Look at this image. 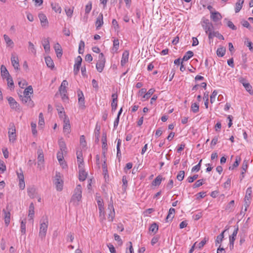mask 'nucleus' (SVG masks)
Instances as JSON below:
<instances>
[{
	"mask_svg": "<svg viewBox=\"0 0 253 253\" xmlns=\"http://www.w3.org/2000/svg\"><path fill=\"white\" fill-rule=\"evenodd\" d=\"M82 186L79 184L75 188L74 194L71 200V202H73L74 205H78L79 204V201L82 199Z\"/></svg>",
	"mask_w": 253,
	"mask_h": 253,
	"instance_id": "nucleus-1",
	"label": "nucleus"
},
{
	"mask_svg": "<svg viewBox=\"0 0 253 253\" xmlns=\"http://www.w3.org/2000/svg\"><path fill=\"white\" fill-rule=\"evenodd\" d=\"M201 24L203 29L205 31L206 33L208 35L209 33L210 32H211L214 28L212 24L210 22L209 19H206L205 17H203L202 19Z\"/></svg>",
	"mask_w": 253,
	"mask_h": 253,
	"instance_id": "nucleus-2",
	"label": "nucleus"
},
{
	"mask_svg": "<svg viewBox=\"0 0 253 253\" xmlns=\"http://www.w3.org/2000/svg\"><path fill=\"white\" fill-rule=\"evenodd\" d=\"M8 137L10 142H14L16 140V128L14 124L11 123L9 125L8 127Z\"/></svg>",
	"mask_w": 253,
	"mask_h": 253,
	"instance_id": "nucleus-3",
	"label": "nucleus"
},
{
	"mask_svg": "<svg viewBox=\"0 0 253 253\" xmlns=\"http://www.w3.org/2000/svg\"><path fill=\"white\" fill-rule=\"evenodd\" d=\"M48 220L47 219H45L43 222L41 223L40 224V232H39V236L43 239L45 237L48 227Z\"/></svg>",
	"mask_w": 253,
	"mask_h": 253,
	"instance_id": "nucleus-4",
	"label": "nucleus"
},
{
	"mask_svg": "<svg viewBox=\"0 0 253 253\" xmlns=\"http://www.w3.org/2000/svg\"><path fill=\"white\" fill-rule=\"evenodd\" d=\"M38 157V167L40 170L43 168L44 156L42 149H39L37 151Z\"/></svg>",
	"mask_w": 253,
	"mask_h": 253,
	"instance_id": "nucleus-5",
	"label": "nucleus"
},
{
	"mask_svg": "<svg viewBox=\"0 0 253 253\" xmlns=\"http://www.w3.org/2000/svg\"><path fill=\"white\" fill-rule=\"evenodd\" d=\"M19 97L24 104H27V105L30 108H32L34 106V103L32 100L30 96H23L20 95Z\"/></svg>",
	"mask_w": 253,
	"mask_h": 253,
	"instance_id": "nucleus-6",
	"label": "nucleus"
},
{
	"mask_svg": "<svg viewBox=\"0 0 253 253\" xmlns=\"http://www.w3.org/2000/svg\"><path fill=\"white\" fill-rule=\"evenodd\" d=\"M55 185L58 191H61L63 189V181L60 179V173H56L55 176Z\"/></svg>",
	"mask_w": 253,
	"mask_h": 253,
	"instance_id": "nucleus-7",
	"label": "nucleus"
},
{
	"mask_svg": "<svg viewBox=\"0 0 253 253\" xmlns=\"http://www.w3.org/2000/svg\"><path fill=\"white\" fill-rule=\"evenodd\" d=\"M82 62V58L78 56L75 59V63L74 66V72L75 75H77L80 71V68Z\"/></svg>",
	"mask_w": 253,
	"mask_h": 253,
	"instance_id": "nucleus-8",
	"label": "nucleus"
},
{
	"mask_svg": "<svg viewBox=\"0 0 253 253\" xmlns=\"http://www.w3.org/2000/svg\"><path fill=\"white\" fill-rule=\"evenodd\" d=\"M39 18L40 20L42 26L45 28L48 26V22L46 16L43 13H39Z\"/></svg>",
	"mask_w": 253,
	"mask_h": 253,
	"instance_id": "nucleus-9",
	"label": "nucleus"
},
{
	"mask_svg": "<svg viewBox=\"0 0 253 253\" xmlns=\"http://www.w3.org/2000/svg\"><path fill=\"white\" fill-rule=\"evenodd\" d=\"M79 179L81 181H84L85 180L87 173L84 170L82 166L79 165Z\"/></svg>",
	"mask_w": 253,
	"mask_h": 253,
	"instance_id": "nucleus-10",
	"label": "nucleus"
},
{
	"mask_svg": "<svg viewBox=\"0 0 253 253\" xmlns=\"http://www.w3.org/2000/svg\"><path fill=\"white\" fill-rule=\"evenodd\" d=\"M78 96L79 104L80 105V106L82 109H84L85 108L84 97V94L81 90H79L78 91Z\"/></svg>",
	"mask_w": 253,
	"mask_h": 253,
	"instance_id": "nucleus-11",
	"label": "nucleus"
},
{
	"mask_svg": "<svg viewBox=\"0 0 253 253\" xmlns=\"http://www.w3.org/2000/svg\"><path fill=\"white\" fill-rule=\"evenodd\" d=\"M214 37H216L222 40L224 39L223 36L220 34L218 31H214L212 30L209 33L208 38L210 40L213 39Z\"/></svg>",
	"mask_w": 253,
	"mask_h": 253,
	"instance_id": "nucleus-12",
	"label": "nucleus"
},
{
	"mask_svg": "<svg viewBox=\"0 0 253 253\" xmlns=\"http://www.w3.org/2000/svg\"><path fill=\"white\" fill-rule=\"evenodd\" d=\"M2 211L4 214V222L5 225L7 226L10 223V213L8 209V206L6 207V210L3 209Z\"/></svg>",
	"mask_w": 253,
	"mask_h": 253,
	"instance_id": "nucleus-13",
	"label": "nucleus"
},
{
	"mask_svg": "<svg viewBox=\"0 0 253 253\" xmlns=\"http://www.w3.org/2000/svg\"><path fill=\"white\" fill-rule=\"evenodd\" d=\"M211 19L215 22H217L222 19V16L221 14L217 11L211 12Z\"/></svg>",
	"mask_w": 253,
	"mask_h": 253,
	"instance_id": "nucleus-14",
	"label": "nucleus"
},
{
	"mask_svg": "<svg viewBox=\"0 0 253 253\" xmlns=\"http://www.w3.org/2000/svg\"><path fill=\"white\" fill-rule=\"evenodd\" d=\"M102 149H103V154L105 156V154L106 153V151L107 149V135L106 132H103L102 133Z\"/></svg>",
	"mask_w": 253,
	"mask_h": 253,
	"instance_id": "nucleus-15",
	"label": "nucleus"
},
{
	"mask_svg": "<svg viewBox=\"0 0 253 253\" xmlns=\"http://www.w3.org/2000/svg\"><path fill=\"white\" fill-rule=\"evenodd\" d=\"M7 100L11 109H19L18 107L19 105L18 103L15 101V100L13 97H9L7 98Z\"/></svg>",
	"mask_w": 253,
	"mask_h": 253,
	"instance_id": "nucleus-16",
	"label": "nucleus"
},
{
	"mask_svg": "<svg viewBox=\"0 0 253 253\" xmlns=\"http://www.w3.org/2000/svg\"><path fill=\"white\" fill-rule=\"evenodd\" d=\"M71 126L69 120H64L63 131L65 133L68 134L70 132Z\"/></svg>",
	"mask_w": 253,
	"mask_h": 253,
	"instance_id": "nucleus-17",
	"label": "nucleus"
},
{
	"mask_svg": "<svg viewBox=\"0 0 253 253\" xmlns=\"http://www.w3.org/2000/svg\"><path fill=\"white\" fill-rule=\"evenodd\" d=\"M103 14L101 13L97 18L95 22V26L97 29H99L103 24Z\"/></svg>",
	"mask_w": 253,
	"mask_h": 253,
	"instance_id": "nucleus-18",
	"label": "nucleus"
},
{
	"mask_svg": "<svg viewBox=\"0 0 253 253\" xmlns=\"http://www.w3.org/2000/svg\"><path fill=\"white\" fill-rule=\"evenodd\" d=\"M68 85V83L66 80L63 81L59 88V91L60 92L61 95H62L63 93L67 92L66 87Z\"/></svg>",
	"mask_w": 253,
	"mask_h": 253,
	"instance_id": "nucleus-19",
	"label": "nucleus"
},
{
	"mask_svg": "<svg viewBox=\"0 0 253 253\" xmlns=\"http://www.w3.org/2000/svg\"><path fill=\"white\" fill-rule=\"evenodd\" d=\"M11 63L12 66L14 67V69L16 70H18L19 64V60L17 56L12 55L11 58Z\"/></svg>",
	"mask_w": 253,
	"mask_h": 253,
	"instance_id": "nucleus-20",
	"label": "nucleus"
},
{
	"mask_svg": "<svg viewBox=\"0 0 253 253\" xmlns=\"http://www.w3.org/2000/svg\"><path fill=\"white\" fill-rule=\"evenodd\" d=\"M56 56L58 58H60L61 57L63 52L62 49L60 46V45L58 43H56L54 46Z\"/></svg>",
	"mask_w": 253,
	"mask_h": 253,
	"instance_id": "nucleus-21",
	"label": "nucleus"
},
{
	"mask_svg": "<svg viewBox=\"0 0 253 253\" xmlns=\"http://www.w3.org/2000/svg\"><path fill=\"white\" fill-rule=\"evenodd\" d=\"M238 231V226L235 227L234 231H233L232 235L229 237V243L230 244L232 245V248L234 246V242L235 240V237L237 236Z\"/></svg>",
	"mask_w": 253,
	"mask_h": 253,
	"instance_id": "nucleus-22",
	"label": "nucleus"
},
{
	"mask_svg": "<svg viewBox=\"0 0 253 253\" xmlns=\"http://www.w3.org/2000/svg\"><path fill=\"white\" fill-rule=\"evenodd\" d=\"M28 194L31 198H34L37 194L36 189L34 186L29 187L27 189Z\"/></svg>",
	"mask_w": 253,
	"mask_h": 253,
	"instance_id": "nucleus-23",
	"label": "nucleus"
},
{
	"mask_svg": "<svg viewBox=\"0 0 253 253\" xmlns=\"http://www.w3.org/2000/svg\"><path fill=\"white\" fill-rule=\"evenodd\" d=\"M129 52L127 51H125L122 55L121 64L122 66H124L128 60Z\"/></svg>",
	"mask_w": 253,
	"mask_h": 253,
	"instance_id": "nucleus-24",
	"label": "nucleus"
},
{
	"mask_svg": "<svg viewBox=\"0 0 253 253\" xmlns=\"http://www.w3.org/2000/svg\"><path fill=\"white\" fill-rule=\"evenodd\" d=\"M34 209L35 207L34 204L31 203L29 206L28 216L30 217L29 220H32V221H33V218L35 214Z\"/></svg>",
	"mask_w": 253,
	"mask_h": 253,
	"instance_id": "nucleus-25",
	"label": "nucleus"
},
{
	"mask_svg": "<svg viewBox=\"0 0 253 253\" xmlns=\"http://www.w3.org/2000/svg\"><path fill=\"white\" fill-rule=\"evenodd\" d=\"M42 44L45 52H48L50 50V44L48 38H44L42 41Z\"/></svg>",
	"mask_w": 253,
	"mask_h": 253,
	"instance_id": "nucleus-26",
	"label": "nucleus"
},
{
	"mask_svg": "<svg viewBox=\"0 0 253 253\" xmlns=\"http://www.w3.org/2000/svg\"><path fill=\"white\" fill-rule=\"evenodd\" d=\"M58 112L59 114V116L60 119H62L64 120H69L67 116L65 114V112L64 111V108L62 106L60 107V109H58Z\"/></svg>",
	"mask_w": 253,
	"mask_h": 253,
	"instance_id": "nucleus-27",
	"label": "nucleus"
},
{
	"mask_svg": "<svg viewBox=\"0 0 253 253\" xmlns=\"http://www.w3.org/2000/svg\"><path fill=\"white\" fill-rule=\"evenodd\" d=\"M1 75L3 79H5L10 76L8 71L4 65H1Z\"/></svg>",
	"mask_w": 253,
	"mask_h": 253,
	"instance_id": "nucleus-28",
	"label": "nucleus"
},
{
	"mask_svg": "<svg viewBox=\"0 0 253 253\" xmlns=\"http://www.w3.org/2000/svg\"><path fill=\"white\" fill-rule=\"evenodd\" d=\"M45 61L48 67L51 69H53L54 64L50 57L47 56L45 57Z\"/></svg>",
	"mask_w": 253,
	"mask_h": 253,
	"instance_id": "nucleus-29",
	"label": "nucleus"
},
{
	"mask_svg": "<svg viewBox=\"0 0 253 253\" xmlns=\"http://www.w3.org/2000/svg\"><path fill=\"white\" fill-rule=\"evenodd\" d=\"M58 144L60 147V151L64 152L66 154L67 148L65 142L62 139H60L58 141Z\"/></svg>",
	"mask_w": 253,
	"mask_h": 253,
	"instance_id": "nucleus-30",
	"label": "nucleus"
},
{
	"mask_svg": "<svg viewBox=\"0 0 253 253\" xmlns=\"http://www.w3.org/2000/svg\"><path fill=\"white\" fill-rule=\"evenodd\" d=\"M175 212V210L174 208H171L169 210L168 214L166 217V221H168V219L169 218H170V220H172V218L174 217V214Z\"/></svg>",
	"mask_w": 253,
	"mask_h": 253,
	"instance_id": "nucleus-31",
	"label": "nucleus"
},
{
	"mask_svg": "<svg viewBox=\"0 0 253 253\" xmlns=\"http://www.w3.org/2000/svg\"><path fill=\"white\" fill-rule=\"evenodd\" d=\"M105 62H102V61H98L96 65V68L97 70L101 73L102 72L104 66H105Z\"/></svg>",
	"mask_w": 253,
	"mask_h": 253,
	"instance_id": "nucleus-32",
	"label": "nucleus"
},
{
	"mask_svg": "<svg viewBox=\"0 0 253 253\" xmlns=\"http://www.w3.org/2000/svg\"><path fill=\"white\" fill-rule=\"evenodd\" d=\"M241 161V158L239 156H236L235 161L233 163L232 166L229 167V169L230 170H233L234 168H237Z\"/></svg>",
	"mask_w": 253,
	"mask_h": 253,
	"instance_id": "nucleus-33",
	"label": "nucleus"
},
{
	"mask_svg": "<svg viewBox=\"0 0 253 253\" xmlns=\"http://www.w3.org/2000/svg\"><path fill=\"white\" fill-rule=\"evenodd\" d=\"M244 3V0H239L238 2L236 3V7L235 8V11L236 13L239 12L240 10L242 9L243 4Z\"/></svg>",
	"mask_w": 253,
	"mask_h": 253,
	"instance_id": "nucleus-34",
	"label": "nucleus"
},
{
	"mask_svg": "<svg viewBox=\"0 0 253 253\" xmlns=\"http://www.w3.org/2000/svg\"><path fill=\"white\" fill-rule=\"evenodd\" d=\"M64 153H65L64 152L59 151L57 154V158L61 165H62L64 163Z\"/></svg>",
	"mask_w": 253,
	"mask_h": 253,
	"instance_id": "nucleus-35",
	"label": "nucleus"
},
{
	"mask_svg": "<svg viewBox=\"0 0 253 253\" xmlns=\"http://www.w3.org/2000/svg\"><path fill=\"white\" fill-rule=\"evenodd\" d=\"M193 52L192 51H188L186 52L185 54L184 55L182 59V61H187L190 58H191L193 56Z\"/></svg>",
	"mask_w": 253,
	"mask_h": 253,
	"instance_id": "nucleus-36",
	"label": "nucleus"
},
{
	"mask_svg": "<svg viewBox=\"0 0 253 253\" xmlns=\"http://www.w3.org/2000/svg\"><path fill=\"white\" fill-rule=\"evenodd\" d=\"M77 161L79 163V165H80L83 166V163H84V160L83 157L82 153L81 151H77Z\"/></svg>",
	"mask_w": 253,
	"mask_h": 253,
	"instance_id": "nucleus-37",
	"label": "nucleus"
},
{
	"mask_svg": "<svg viewBox=\"0 0 253 253\" xmlns=\"http://www.w3.org/2000/svg\"><path fill=\"white\" fill-rule=\"evenodd\" d=\"M226 52V48L224 47H220L217 48L216 51L217 55L219 57H222L224 55Z\"/></svg>",
	"mask_w": 253,
	"mask_h": 253,
	"instance_id": "nucleus-38",
	"label": "nucleus"
},
{
	"mask_svg": "<svg viewBox=\"0 0 253 253\" xmlns=\"http://www.w3.org/2000/svg\"><path fill=\"white\" fill-rule=\"evenodd\" d=\"M163 179L161 175H158L156 178L152 181V184L154 186H159L160 185L162 180Z\"/></svg>",
	"mask_w": 253,
	"mask_h": 253,
	"instance_id": "nucleus-39",
	"label": "nucleus"
},
{
	"mask_svg": "<svg viewBox=\"0 0 253 253\" xmlns=\"http://www.w3.org/2000/svg\"><path fill=\"white\" fill-rule=\"evenodd\" d=\"M33 93V87L31 85H29L27 88H25L23 92V96H30L29 94Z\"/></svg>",
	"mask_w": 253,
	"mask_h": 253,
	"instance_id": "nucleus-40",
	"label": "nucleus"
},
{
	"mask_svg": "<svg viewBox=\"0 0 253 253\" xmlns=\"http://www.w3.org/2000/svg\"><path fill=\"white\" fill-rule=\"evenodd\" d=\"M225 230H224L221 234H220L218 236H217L216 239L215 240V246H217L218 244L221 243L223 238H224V233L225 232Z\"/></svg>",
	"mask_w": 253,
	"mask_h": 253,
	"instance_id": "nucleus-41",
	"label": "nucleus"
},
{
	"mask_svg": "<svg viewBox=\"0 0 253 253\" xmlns=\"http://www.w3.org/2000/svg\"><path fill=\"white\" fill-rule=\"evenodd\" d=\"M158 225L156 223H153L149 227V231L156 234L158 230Z\"/></svg>",
	"mask_w": 253,
	"mask_h": 253,
	"instance_id": "nucleus-42",
	"label": "nucleus"
},
{
	"mask_svg": "<svg viewBox=\"0 0 253 253\" xmlns=\"http://www.w3.org/2000/svg\"><path fill=\"white\" fill-rule=\"evenodd\" d=\"M51 7L52 9L56 12L60 13L61 12V8L57 3H53L51 4Z\"/></svg>",
	"mask_w": 253,
	"mask_h": 253,
	"instance_id": "nucleus-43",
	"label": "nucleus"
},
{
	"mask_svg": "<svg viewBox=\"0 0 253 253\" xmlns=\"http://www.w3.org/2000/svg\"><path fill=\"white\" fill-rule=\"evenodd\" d=\"M243 85L245 88L246 90L250 94H253V90L252 89V85L249 83H247L246 84H244L243 83Z\"/></svg>",
	"mask_w": 253,
	"mask_h": 253,
	"instance_id": "nucleus-44",
	"label": "nucleus"
},
{
	"mask_svg": "<svg viewBox=\"0 0 253 253\" xmlns=\"http://www.w3.org/2000/svg\"><path fill=\"white\" fill-rule=\"evenodd\" d=\"M155 91V90L154 88H152L149 89L148 92H146V94H145L143 96V98H145L146 99L149 98L151 97V96L154 93Z\"/></svg>",
	"mask_w": 253,
	"mask_h": 253,
	"instance_id": "nucleus-45",
	"label": "nucleus"
},
{
	"mask_svg": "<svg viewBox=\"0 0 253 253\" xmlns=\"http://www.w3.org/2000/svg\"><path fill=\"white\" fill-rule=\"evenodd\" d=\"M6 79L7 82V85L11 89L14 88V83L13 81V79L11 76L6 77L5 78Z\"/></svg>",
	"mask_w": 253,
	"mask_h": 253,
	"instance_id": "nucleus-46",
	"label": "nucleus"
},
{
	"mask_svg": "<svg viewBox=\"0 0 253 253\" xmlns=\"http://www.w3.org/2000/svg\"><path fill=\"white\" fill-rule=\"evenodd\" d=\"M28 44H29V46H28L29 50L31 53H32L33 54L35 55L36 54V49L35 48V46H34V44L32 42H29Z\"/></svg>",
	"mask_w": 253,
	"mask_h": 253,
	"instance_id": "nucleus-47",
	"label": "nucleus"
},
{
	"mask_svg": "<svg viewBox=\"0 0 253 253\" xmlns=\"http://www.w3.org/2000/svg\"><path fill=\"white\" fill-rule=\"evenodd\" d=\"M84 48V42L83 41H81L79 43L78 52L79 54H83Z\"/></svg>",
	"mask_w": 253,
	"mask_h": 253,
	"instance_id": "nucleus-48",
	"label": "nucleus"
},
{
	"mask_svg": "<svg viewBox=\"0 0 253 253\" xmlns=\"http://www.w3.org/2000/svg\"><path fill=\"white\" fill-rule=\"evenodd\" d=\"M191 109L194 113H197L199 110V106L198 104L197 103H192L191 105Z\"/></svg>",
	"mask_w": 253,
	"mask_h": 253,
	"instance_id": "nucleus-49",
	"label": "nucleus"
},
{
	"mask_svg": "<svg viewBox=\"0 0 253 253\" xmlns=\"http://www.w3.org/2000/svg\"><path fill=\"white\" fill-rule=\"evenodd\" d=\"M3 38L5 42L8 45L10 46L13 44V42L7 35H4Z\"/></svg>",
	"mask_w": 253,
	"mask_h": 253,
	"instance_id": "nucleus-50",
	"label": "nucleus"
},
{
	"mask_svg": "<svg viewBox=\"0 0 253 253\" xmlns=\"http://www.w3.org/2000/svg\"><path fill=\"white\" fill-rule=\"evenodd\" d=\"M184 175H185L184 171L181 170L178 172V173L176 176V178L179 181H182L184 179Z\"/></svg>",
	"mask_w": 253,
	"mask_h": 253,
	"instance_id": "nucleus-51",
	"label": "nucleus"
},
{
	"mask_svg": "<svg viewBox=\"0 0 253 253\" xmlns=\"http://www.w3.org/2000/svg\"><path fill=\"white\" fill-rule=\"evenodd\" d=\"M234 201H231L225 208V210L231 211L234 206Z\"/></svg>",
	"mask_w": 253,
	"mask_h": 253,
	"instance_id": "nucleus-52",
	"label": "nucleus"
},
{
	"mask_svg": "<svg viewBox=\"0 0 253 253\" xmlns=\"http://www.w3.org/2000/svg\"><path fill=\"white\" fill-rule=\"evenodd\" d=\"M217 94V92L216 90H214L211 95V97H210V102L211 103H213L215 100V98H216V96Z\"/></svg>",
	"mask_w": 253,
	"mask_h": 253,
	"instance_id": "nucleus-53",
	"label": "nucleus"
},
{
	"mask_svg": "<svg viewBox=\"0 0 253 253\" xmlns=\"http://www.w3.org/2000/svg\"><path fill=\"white\" fill-rule=\"evenodd\" d=\"M26 220H22L21 222V232L22 234L26 233Z\"/></svg>",
	"mask_w": 253,
	"mask_h": 253,
	"instance_id": "nucleus-54",
	"label": "nucleus"
},
{
	"mask_svg": "<svg viewBox=\"0 0 253 253\" xmlns=\"http://www.w3.org/2000/svg\"><path fill=\"white\" fill-rule=\"evenodd\" d=\"M202 162V160L201 159L199 161V163L196 166H195L192 168V172L198 171L200 169Z\"/></svg>",
	"mask_w": 253,
	"mask_h": 253,
	"instance_id": "nucleus-55",
	"label": "nucleus"
},
{
	"mask_svg": "<svg viewBox=\"0 0 253 253\" xmlns=\"http://www.w3.org/2000/svg\"><path fill=\"white\" fill-rule=\"evenodd\" d=\"M204 179H199L197 180L193 185L194 188L199 187L203 184Z\"/></svg>",
	"mask_w": 253,
	"mask_h": 253,
	"instance_id": "nucleus-56",
	"label": "nucleus"
},
{
	"mask_svg": "<svg viewBox=\"0 0 253 253\" xmlns=\"http://www.w3.org/2000/svg\"><path fill=\"white\" fill-rule=\"evenodd\" d=\"M92 8V3L91 1H89L85 6V12L86 14H88Z\"/></svg>",
	"mask_w": 253,
	"mask_h": 253,
	"instance_id": "nucleus-57",
	"label": "nucleus"
},
{
	"mask_svg": "<svg viewBox=\"0 0 253 253\" xmlns=\"http://www.w3.org/2000/svg\"><path fill=\"white\" fill-rule=\"evenodd\" d=\"M252 194V189L251 187H249L247 189L246 194L245 196V199H247L248 201H249L251 199Z\"/></svg>",
	"mask_w": 253,
	"mask_h": 253,
	"instance_id": "nucleus-58",
	"label": "nucleus"
},
{
	"mask_svg": "<svg viewBox=\"0 0 253 253\" xmlns=\"http://www.w3.org/2000/svg\"><path fill=\"white\" fill-rule=\"evenodd\" d=\"M115 213L114 210H113V211H109L108 218L110 221H112L113 220V219L115 217Z\"/></svg>",
	"mask_w": 253,
	"mask_h": 253,
	"instance_id": "nucleus-59",
	"label": "nucleus"
},
{
	"mask_svg": "<svg viewBox=\"0 0 253 253\" xmlns=\"http://www.w3.org/2000/svg\"><path fill=\"white\" fill-rule=\"evenodd\" d=\"M127 245H129L128 251V249L127 248L126 250V253H134L133 249L132 244L131 242H129L127 243Z\"/></svg>",
	"mask_w": 253,
	"mask_h": 253,
	"instance_id": "nucleus-60",
	"label": "nucleus"
},
{
	"mask_svg": "<svg viewBox=\"0 0 253 253\" xmlns=\"http://www.w3.org/2000/svg\"><path fill=\"white\" fill-rule=\"evenodd\" d=\"M198 177V174H195L193 176H189L187 178V181L189 183L193 182L195 180L197 179Z\"/></svg>",
	"mask_w": 253,
	"mask_h": 253,
	"instance_id": "nucleus-61",
	"label": "nucleus"
},
{
	"mask_svg": "<svg viewBox=\"0 0 253 253\" xmlns=\"http://www.w3.org/2000/svg\"><path fill=\"white\" fill-rule=\"evenodd\" d=\"M122 181L123 183V189L125 191L126 190L127 185V180L126 179V176H124L123 177Z\"/></svg>",
	"mask_w": 253,
	"mask_h": 253,
	"instance_id": "nucleus-62",
	"label": "nucleus"
},
{
	"mask_svg": "<svg viewBox=\"0 0 253 253\" xmlns=\"http://www.w3.org/2000/svg\"><path fill=\"white\" fill-rule=\"evenodd\" d=\"M100 126L96 124L94 129V136H100Z\"/></svg>",
	"mask_w": 253,
	"mask_h": 253,
	"instance_id": "nucleus-63",
	"label": "nucleus"
},
{
	"mask_svg": "<svg viewBox=\"0 0 253 253\" xmlns=\"http://www.w3.org/2000/svg\"><path fill=\"white\" fill-rule=\"evenodd\" d=\"M245 43L251 51H253V43L251 41L247 40Z\"/></svg>",
	"mask_w": 253,
	"mask_h": 253,
	"instance_id": "nucleus-64",
	"label": "nucleus"
}]
</instances>
